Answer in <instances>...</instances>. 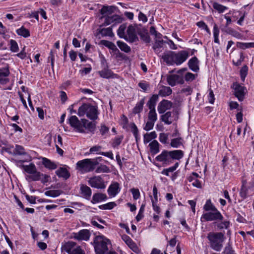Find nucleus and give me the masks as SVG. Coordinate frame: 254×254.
<instances>
[{"label": "nucleus", "instance_id": "24", "mask_svg": "<svg viewBox=\"0 0 254 254\" xmlns=\"http://www.w3.org/2000/svg\"><path fill=\"white\" fill-rule=\"evenodd\" d=\"M42 163L45 168L49 170L56 169L58 167L55 162L45 157L42 158Z\"/></svg>", "mask_w": 254, "mask_h": 254}, {"label": "nucleus", "instance_id": "15", "mask_svg": "<svg viewBox=\"0 0 254 254\" xmlns=\"http://www.w3.org/2000/svg\"><path fill=\"white\" fill-rule=\"evenodd\" d=\"M188 57L189 53L186 51L183 50L176 53L175 64L177 65H180L187 59Z\"/></svg>", "mask_w": 254, "mask_h": 254}, {"label": "nucleus", "instance_id": "4", "mask_svg": "<svg viewBox=\"0 0 254 254\" xmlns=\"http://www.w3.org/2000/svg\"><path fill=\"white\" fill-rule=\"evenodd\" d=\"M94 247L96 254H105L109 249L108 245H111L110 241L103 235L95 237L94 240Z\"/></svg>", "mask_w": 254, "mask_h": 254}, {"label": "nucleus", "instance_id": "27", "mask_svg": "<svg viewBox=\"0 0 254 254\" xmlns=\"http://www.w3.org/2000/svg\"><path fill=\"white\" fill-rule=\"evenodd\" d=\"M83 123V129L86 128L91 132H94L96 128V125L91 122H89L86 119H82Z\"/></svg>", "mask_w": 254, "mask_h": 254}, {"label": "nucleus", "instance_id": "52", "mask_svg": "<svg viewBox=\"0 0 254 254\" xmlns=\"http://www.w3.org/2000/svg\"><path fill=\"white\" fill-rule=\"evenodd\" d=\"M126 29V25L125 24H122L118 30V35L121 38L126 39L125 31Z\"/></svg>", "mask_w": 254, "mask_h": 254}, {"label": "nucleus", "instance_id": "60", "mask_svg": "<svg viewBox=\"0 0 254 254\" xmlns=\"http://www.w3.org/2000/svg\"><path fill=\"white\" fill-rule=\"evenodd\" d=\"M165 42L163 40H155L154 45L153 46V49L156 50L157 49L162 47L163 43Z\"/></svg>", "mask_w": 254, "mask_h": 254}, {"label": "nucleus", "instance_id": "5", "mask_svg": "<svg viewBox=\"0 0 254 254\" xmlns=\"http://www.w3.org/2000/svg\"><path fill=\"white\" fill-rule=\"evenodd\" d=\"M186 69V68H182L179 70L178 71V74H174L168 75L167 76V81L169 85H171V86H174L177 84H183L184 83V80L183 73Z\"/></svg>", "mask_w": 254, "mask_h": 254}, {"label": "nucleus", "instance_id": "51", "mask_svg": "<svg viewBox=\"0 0 254 254\" xmlns=\"http://www.w3.org/2000/svg\"><path fill=\"white\" fill-rule=\"evenodd\" d=\"M213 7L215 9L217 10L219 13H222L225 10L227 9V7L226 6H225L216 2L213 3Z\"/></svg>", "mask_w": 254, "mask_h": 254}, {"label": "nucleus", "instance_id": "8", "mask_svg": "<svg viewBox=\"0 0 254 254\" xmlns=\"http://www.w3.org/2000/svg\"><path fill=\"white\" fill-rule=\"evenodd\" d=\"M91 159H85L79 161L76 163V169L85 172H89L94 170Z\"/></svg>", "mask_w": 254, "mask_h": 254}, {"label": "nucleus", "instance_id": "48", "mask_svg": "<svg viewBox=\"0 0 254 254\" xmlns=\"http://www.w3.org/2000/svg\"><path fill=\"white\" fill-rule=\"evenodd\" d=\"M115 206H116V204L115 202H110L105 204L101 205L99 206V207L100 209L102 210H110L113 209Z\"/></svg>", "mask_w": 254, "mask_h": 254}, {"label": "nucleus", "instance_id": "40", "mask_svg": "<svg viewBox=\"0 0 254 254\" xmlns=\"http://www.w3.org/2000/svg\"><path fill=\"white\" fill-rule=\"evenodd\" d=\"M157 134L155 131H152L149 133H146L144 135V142L145 143L149 142L151 140L156 138Z\"/></svg>", "mask_w": 254, "mask_h": 254}, {"label": "nucleus", "instance_id": "29", "mask_svg": "<svg viewBox=\"0 0 254 254\" xmlns=\"http://www.w3.org/2000/svg\"><path fill=\"white\" fill-rule=\"evenodd\" d=\"M150 151L152 154H156L159 152V143L156 140H154L149 144Z\"/></svg>", "mask_w": 254, "mask_h": 254}, {"label": "nucleus", "instance_id": "6", "mask_svg": "<svg viewBox=\"0 0 254 254\" xmlns=\"http://www.w3.org/2000/svg\"><path fill=\"white\" fill-rule=\"evenodd\" d=\"M223 219V216L220 211L217 209L210 211L208 212L203 213L201 217V221H222Z\"/></svg>", "mask_w": 254, "mask_h": 254}, {"label": "nucleus", "instance_id": "56", "mask_svg": "<svg viewBox=\"0 0 254 254\" xmlns=\"http://www.w3.org/2000/svg\"><path fill=\"white\" fill-rule=\"evenodd\" d=\"M219 30L216 24H215L213 27V35L214 38V42L216 43H219Z\"/></svg>", "mask_w": 254, "mask_h": 254}, {"label": "nucleus", "instance_id": "55", "mask_svg": "<svg viewBox=\"0 0 254 254\" xmlns=\"http://www.w3.org/2000/svg\"><path fill=\"white\" fill-rule=\"evenodd\" d=\"M221 254H235L230 242L227 244V246L225 248Z\"/></svg>", "mask_w": 254, "mask_h": 254}, {"label": "nucleus", "instance_id": "37", "mask_svg": "<svg viewBox=\"0 0 254 254\" xmlns=\"http://www.w3.org/2000/svg\"><path fill=\"white\" fill-rule=\"evenodd\" d=\"M172 113L171 112H167L165 114L161 116V120L164 122L167 125H171L172 123L171 121H169V118L171 117Z\"/></svg>", "mask_w": 254, "mask_h": 254}, {"label": "nucleus", "instance_id": "36", "mask_svg": "<svg viewBox=\"0 0 254 254\" xmlns=\"http://www.w3.org/2000/svg\"><path fill=\"white\" fill-rule=\"evenodd\" d=\"M16 33L18 35L22 36L25 38L28 37L30 35L29 31L28 29L24 28L23 26L18 29L16 30Z\"/></svg>", "mask_w": 254, "mask_h": 254}, {"label": "nucleus", "instance_id": "54", "mask_svg": "<svg viewBox=\"0 0 254 254\" xmlns=\"http://www.w3.org/2000/svg\"><path fill=\"white\" fill-rule=\"evenodd\" d=\"M42 175H43V174L41 173L40 172H38L37 170H36L35 172L32 173L29 178L32 181H36L40 180Z\"/></svg>", "mask_w": 254, "mask_h": 254}, {"label": "nucleus", "instance_id": "64", "mask_svg": "<svg viewBox=\"0 0 254 254\" xmlns=\"http://www.w3.org/2000/svg\"><path fill=\"white\" fill-rule=\"evenodd\" d=\"M109 131V128L106 127L104 124H102L100 128V132L102 135H104Z\"/></svg>", "mask_w": 254, "mask_h": 254}, {"label": "nucleus", "instance_id": "10", "mask_svg": "<svg viewBox=\"0 0 254 254\" xmlns=\"http://www.w3.org/2000/svg\"><path fill=\"white\" fill-rule=\"evenodd\" d=\"M68 123L70 126L74 128L75 130L80 132H84L83 129V123L82 120L79 121L76 116H71L68 119Z\"/></svg>", "mask_w": 254, "mask_h": 254}, {"label": "nucleus", "instance_id": "1", "mask_svg": "<svg viewBox=\"0 0 254 254\" xmlns=\"http://www.w3.org/2000/svg\"><path fill=\"white\" fill-rule=\"evenodd\" d=\"M184 155V152L181 150H164L160 154L156 157L155 160L162 162L163 166H166L173 163L174 160H179L182 159Z\"/></svg>", "mask_w": 254, "mask_h": 254}, {"label": "nucleus", "instance_id": "2", "mask_svg": "<svg viewBox=\"0 0 254 254\" xmlns=\"http://www.w3.org/2000/svg\"><path fill=\"white\" fill-rule=\"evenodd\" d=\"M98 107L97 106L92 105L89 103L83 104L78 109L77 115L79 117H83L85 115L89 119L94 121L98 118Z\"/></svg>", "mask_w": 254, "mask_h": 254}, {"label": "nucleus", "instance_id": "23", "mask_svg": "<svg viewBox=\"0 0 254 254\" xmlns=\"http://www.w3.org/2000/svg\"><path fill=\"white\" fill-rule=\"evenodd\" d=\"M56 174L59 177L63 178L65 180L68 179L70 176L69 171L65 168L63 167H60L56 171Z\"/></svg>", "mask_w": 254, "mask_h": 254}, {"label": "nucleus", "instance_id": "22", "mask_svg": "<svg viewBox=\"0 0 254 254\" xmlns=\"http://www.w3.org/2000/svg\"><path fill=\"white\" fill-rule=\"evenodd\" d=\"M120 191L119 184L117 182H115L111 184L108 189V192L110 196L114 197Z\"/></svg>", "mask_w": 254, "mask_h": 254}, {"label": "nucleus", "instance_id": "28", "mask_svg": "<svg viewBox=\"0 0 254 254\" xmlns=\"http://www.w3.org/2000/svg\"><path fill=\"white\" fill-rule=\"evenodd\" d=\"M158 100V95L157 94L153 95L147 103V106L149 109H155V107Z\"/></svg>", "mask_w": 254, "mask_h": 254}, {"label": "nucleus", "instance_id": "61", "mask_svg": "<svg viewBox=\"0 0 254 254\" xmlns=\"http://www.w3.org/2000/svg\"><path fill=\"white\" fill-rule=\"evenodd\" d=\"M155 122H153L151 121L148 120L146 124L143 129L146 131H149L152 129L154 126Z\"/></svg>", "mask_w": 254, "mask_h": 254}, {"label": "nucleus", "instance_id": "26", "mask_svg": "<svg viewBox=\"0 0 254 254\" xmlns=\"http://www.w3.org/2000/svg\"><path fill=\"white\" fill-rule=\"evenodd\" d=\"M98 73L101 77L104 78H114V75H116L111 69L108 68H104L102 70L99 71Z\"/></svg>", "mask_w": 254, "mask_h": 254}, {"label": "nucleus", "instance_id": "11", "mask_svg": "<svg viewBox=\"0 0 254 254\" xmlns=\"http://www.w3.org/2000/svg\"><path fill=\"white\" fill-rule=\"evenodd\" d=\"M140 29L136 25H130L127 29V34L128 36L129 41L133 43L138 40L136 33L140 31Z\"/></svg>", "mask_w": 254, "mask_h": 254}, {"label": "nucleus", "instance_id": "30", "mask_svg": "<svg viewBox=\"0 0 254 254\" xmlns=\"http://www.w3.org/2000/svg\"><path fill=\"white\" fill-rule=\"evenodd\" d=\"M138 34L140 36L142 40L146 43H149L150 42V38L148 33L144 29L141 30L137 31Z\"/></svg>", "mask_w": 254, "mask_h": 254}, {"label": "nucleus", "instance_id": "9", "mask_svg": "<svg viewBox=\"0 0 254 254\" xmlns=\"http://www.w3.org/2000/svg\"><path fill=\"white\" fill-rule=\"evenodd\" d=\"M88 183L92 188L98 189H104L106 188L104 180L99 176L90 178Z\"/></svg>", "mask_w": 254, "mask_h": 254}, {"label": "nucleus", "instance_id": "58", "mask_svg": "<svg viewBox=\"0 0 254 254\" xmlns=\"http://www.w3.org/2000/svg\"><path fill=\"white\" fill-rule=\"evenodd\" d=\"M123 139V136H120V137H116L112 143V146L114 148H115L118 146L122 142V140Z\"/></svg>", "mask_w": 254, "mask_h": 254}, {"label": "nucleus", "instance_id": "16", "mask_svg": "<svg viewBox=\"0 0 254 254\" xmlns=\"http://www.w3.org/2000/svg\"><path fill=\"white\" fill-rule=\"evenodd\" d=\"M173 103L168 100H163L158 104V111L159 114L164 113L166 110L171 109L172 107Z\"/></svg>", "mask_w": 254, "mask_h": 254}, {"label": "nucleus", "instance_id": "7", "mask_svg": "<svg viewBox=\"0 0 254 254\" xmlns=\"http://www.w3.org/2000/svg\"><path fill=\"white\" fill-rule=\"evenodd\" d=\"M76 245V243L69 241L65 244L63 247V249L68 254H85L84 251L81 249L80 246L74 248Z\"/></svg>", "mask_w": 254, "mask_h": 254}, {"label": "nucleus", "instance_id": "45", "mask_svg": "<svg viewBox=\"0 0 254 254\" xmlns=\"http://www.w3.org/2000/svg\"><path fill=\"white\" fill-rule=\"evenodd\" d=\"M110 172V170L109 168L106 165L103 164H101L95 170V172L97 173H109Z\"/></svg>", "mask_w": 254, "mask_h": 254}, {"label": "nucleus", "instance_id": "12", "mask_svg": "<svg viewBox=\"0 0 254 254\" xmlns=\"http://www.w3.org/2000/svg\"><path fill=\"white\" fill-rule=\"evenodd\" d=\"M232 87L234 89V95L239 101H243L245 96V91L246 90V87L237 82L233 83Z\"/></svg>", "mask_w": 254, "mask_h": 254}, {"label": "nucleus", "instance_id": "42", "mask_svg": "<svg viewBox=\"0 0 254 254\" xmlns=\"http://www.w3.org/2000/svg\"><path fill=\"white\" fill-rule=\"evenodd\" d=\"M101 43L105 46L112 50L114 52L116 50H118V48H117L116 46L112 42L107 40H102Z\"/></svg>", "mask_w": 254, "mask_h": 254}, {"label": "nucleus", "instance_id": "44", "mask_svg": "<svg viewBox=\"0 0 254 254\" xmlns=\"http://www.w3.org/2000/svg\"><path fill=\"white\" fill-rule=\"evenodd\" d=\"M122 239L131 249H132L135 247V243L129 236L126 235H124L122 236Z\"/></svg>", "mask_w": 254, "mask_h": 254}, {"label": "nucleus", "instance_id": "39", "mask_svg": "<svg viewBox=\"0 0 254 254\" xmlns=\"http://www.w3.org/2000/svg\"><path fill=\"white\" fill-rule=\"evenodd\" d=\"M63 193V191L61 190H48L45 192V194L48 196H51L53 197H55L59 196L61 194Z\"/></svg>", "mask_w": 254, "mask_h": 254}, {"label": "nucleus", "instance_id": "59", "mask_svg": "<svg viewBox=\"0 0 254 254\" xmlns=\"http://www.w3.org/2000/svg\"><path fill=\"white\" fill-rule=\"evenodd\" d=\"M144 204H142L140 208L139 212L137 216H136V220L137 222L139 221L143 217V212L144 210Z\"/></svg>", "mask_w": 254, "mask_h": 254}, {"label": "nucleus", "instance_id": "21", "mask_svg": "<svg viewBox=\"0 0 254 254\" xmlns=\"http://www.w3.org/2000/svg\"><path fill=\"white\" fill-rule=\"evenodd\" d=\"M10 72L8 68H2L0 69V83L1 84L7 83L9 80L6 78Z\"/></svg>", "mask_w": 254, "mask_h": 254}, {"label": "nucleus", "instance_id": "43", "mask_svg": "<svg viewBox=\"0 0 254 254\" xmlns=\"http://www.w3.org/2000/svg\"><path fill=\"white\" fill-rule=\"evenodd\" d=\"M237 46L242 49H246L248 48H254V42L252 43H242L237 42Z\"/></svg>", "mask_w": 254, "mask_h": 254}, {"label": "nucleus", "instance_id": "33", "mask_svg": "<svg viewBox=\"0 0 254 254\" xmlns=\"http://www.w3.org/2000/svg\"><path fill=\"white\" fill-rule=\"evenodd\" d=\"M172 93V89L170 87L163 86L162 88L159 91L158 96L166 97L171 95Z\"/></svg>", "mask_w": 254, "mask_h": 254}, {"label": "nucleus", "instance_id": "34", "mask_svg": "<svg viewBox=\"0 0 254 254\" xmlns=\"http://www.w3.org/2000/svg\"><path fill=\"white\" fill-rule=\"evenodd\" d=\"M24 170L28 174H32L37 170L34 164L31 163L29 165H22Z\"/></svg>", "mask_w": 254, "mask_h": 254}, {"label": "nucleus", "instance_id": "49", "mask_svg": "<svg viewBox=\"0 0 254 254\" xmlns=\"http://www.w3.org/2000/svg\"><path fill=\"white\" fill-rule=\"evenodd\" d=\"M230 225V222L228 221H225L224 222H221L220 223H217L216 224V226L217 228L219 230H221L223 229H227Z\"/></svg>", "mask_w": 254, "mask_h": 254}, {"label": "nucleus", "instance_id": "46", "mask_svg": "<svg viewBox=\"0 0 254 254\" xmlns=\"http://www.w3.org/2000/svg\"><path fill=\"white\" fill-rule=\"evenodd\" d=\"M13 154H18L19 155H25L26 154V152H25V149L22 146L16 145Z\"/></svg>", "mask_w": 254, "mask_h": 254}, {"label": "nucleus", "instance_id": "20", "mask_svg": "<svg viewBox=\"0 0 254 254\" xmlns=\"http://www.w3.org/2000/svg\"><path fill=\"white\" fill-rule=\"evenodd\" d=\"M117 7L115 6L104 5L100 9V13L102 15L100 19L104 18L107 15H110L114 12Z\"/></svg>", "mask_w": 254, "mask_h": 254}, {"label": "nucleus", "instance_id": "19", "mask_svg": "<svg viewBox=\"0 0 254 254\" xmlns=\"http://www.w3.org/2000/svg\"><path fill=\"white\" fill-rule=\"evenodd\" d=\"M189 67L194 72H197L199 69V61L196 57L191 58L188 62Z\"/></svg>", "mask_w": 254, "mask_h": 254}, {"label": "nucleus", "instance_id": "31", "mask_svg": "<svg viewBox=\"0 0 254 254\" xmlns=\"http://www.w3.org/2000/svg\"><path fill=\"white\" fill-rule=\"evenodd\" d=\"M145 97L142 98L139 102L137 103L135 106L133 108L132 112L133 114H139L143 110L144 104Z\"/></svg>", "mask_w": 254, "mask_h": 254}, {"label": "nucleus", "instance_id": "14", "mask_svg": "<svg viewBox=\"0 0 254 254\" xmlns=\"http://www.w3.org/2000/svg\"><path fill=\"white\" fill-rule=\"evenodd\" d=\"M105 17V21L102 26H107L112 23H115L114 25L119 24L122 22L123 18L118 15H113L112 16H106Z\"/></svg>", "mask_w": 254, "mask_h": 254}, {"label": "nucleus", "instance_id": "13", "mask_svg": "<svg viewBox=\"0 0 254 254\" xmlns=\"http://www.w3.org/2000/svg\"><path fill=\"white\" fill-rule=\"evenodd\" d=\"M175 56H176V52L168 51L163 53L161 59L167 64L173 65L175 64Z\"/></svg>", "mask_w": 254, "mask_h": 254}, {"label": "nucleus", "instance_id": "32", "mask_svg": "<svg viewBox=\"0 0 254 254\" xmlns=\"http://www.w3.org/2000/svg\"><path fill=\"white\" fill-rule=\"evenodd\" d=\"M114 26V24L110 27L101 29L99 30V33L101 34L103 36H108L110 37H113L114 35L112 31V28Z\"/></svg>", "mask_w": 254, "mask_h": 254}, {"label": "nucleus", "instance_id": "18", "mask_svg": "<svg viewBox=\"0 0 254 254\" xmlns=\"http://www.w3.org/2000/svg\"><path fill=\"white\" fill-rule=\"evenodd\" d=\"M90 234L89 231L87 229L80 230L78 233L75 234L74 238L78 240L87 241L89 239Z\"/></svg>", "mask_w": 254, "mask_h": 254}, {"label": "nucleus", "instance_id": "57", "mask_svg": "<svg viewBox=\"0 0 254 254\" xmlns=\"http://www.w3.org/2000/svg\"><path fill=\"white\" fill-rule=\"evenodd\" d=\"M10 49L12 52H18L19 48L17 42L14 40H10Z\"/></svg>", "mask_w": 254, "mask_h": 254}, {"label": "nucleus", "instance_id": "25", "mask_svg": "<svg viewBox=\"0 0 254 254\" xmlns=\"http://www.w3.org/2000/svg\"><path fill=\"white\" fill-rule=\"evenodd\" d=\"M107 199V196L105 193H95L93 194L91 202L93 204L105 200Z\"/></svg>", "mask_w": 254, "mask_h": 254}, {"label": "nucleus", "instance_id": "41", "mask_svg": "<svg viewBox=\"0 0 254 254\" xmlns=\"http://www.w3.org/2000/svg\"><path fill=\"white\" fill-rule=\"evenodd\" d=\"M217 208L212 203L210 199L206 200V202L203 206V209L206 211L215 210Z\"/></svg>", "mask_w": 254, "mask_h": 254}, {"label": "nucleus", "instance_id": "50", "mask_svg": "<svg viewBox=\"0 0 254 254\" xmlns=\"http://www.w3.org/2000/svg\"><path fill=\"white\" fill-rule=\"evenodd\" d=\"M182 140V138L181 137L172 139L170 143V145L173 147L178 148L179 146L182 144V143L181 142Z\"/></svg>", "mask_w": 254, "mask_h": 254}, {"label": "nucleus", "instance_id": "62", "mask_svg": "<svg viewBox=\"0 0 254 254\" xmlns=\"http://www.w3.org/2000/svg\"><path fill=\"white\" fill-rule=\"evenodd\" d=\"M130 191L132 193L134 199L136 200L139 198L140 192L138 189L133 188L131 189Z\"/></svg>", "mask_w": 254, "mask_h": 254}, {"label": "nucleus", "instance_id": "3", "mask_svg": "<svg viewBox=\"0 0 254 254\" xmlns=\"http://www.w3.org/2000/svg\"><path fill=\"white\" fill-rule=\"evenodd\" d=\"M210 242L211 248L216 251H220L223 247V243L225 239L222 232H210L207 237Z\"/></svg>", "mask_w": 254, "mask_h": 254}, {"label": "nucleus", "instance_id": "35", "mask_svg": "<svg viewBox=\"0 0 254 254\" xmlns=\"http://www.w3.org/2000/svg\"><path fill=\"white\" fill-rule=\"evenodd\" d=\"M117 45L120 49L126 53H129L131 51L130 47H129L126 43L118 41L117 42Z\"/></svg>", "mask_w": 254, "mask_h": 254}, {"label": "nucleus", "instance_id": "63", "mask_svg": "<svg viewBox=\"0 0 254 254\" xmlns=\"http://www.w3.org/2000/svg\"><path fill=\"white\" fill-rule=\"evenodd\" d=\"M168 136V134L165 133H161L159 134V140L161 142L165 144L167 143Z\"/></svg>", "mask_w": 254, "mask_h": 254}, {"label": "nucleus", "instance_id": "17", "mask_svg": "<svg viewBox=\"0 0 254 254\" xmlns=\"http://www.w3.org/2000/svg\"><path fill=\"white\" fill-rule=\"evenodd\" d=\"M80 194L83 198L87 200L90 199L92 194V190L89 187L82 184L80 185Z\"/></svg>", "mask_w": 254, "mask_h": 254}, {"label": "nucleus", "instance_id": "53", "mask_svg": "<svg viewBox=\"0 0 254 254\" xmlns=\"http://www.w3.org/2000/svg\"><path fill=\"white\" fill-rule=\"evenodd\" d=\"M248 67L245 65H244L240 70V76L241 78L243 81H245V78L248 74Z\"/></svg>", "mask_w": 254, "mask_h": 254}, {"label": "nucleus", "instance_id": "38", "mask_svg": "<svg viewBox=\"0 0 254 254\" xmlns=\"http://www.w3.org/2000/svg\"><path fill=\"white\" fill-rule=\"evenodd\" d=\"M225 32L227 34L231 35L232 36L238 39H240L242 37V35L240 33L231 28L229 27L226 28Z\"/></svg>", "mask_w": 254, "mask_h": 254}, {"label": "nucleus", "instance_id": "47", "mask_svg": "<svg viewBox=\"0 0 254 254\" xmlns=\"http://www.w3.org/2000/svg\"><path fill=\"white\" fill-rule=\"evenodd\" d=\"M149 110L150 111L148 115V120L155 122L157 120V115L155 109Z\"/></svg>", "mask_w": 254, "mask_h": 254}]
</instances>
